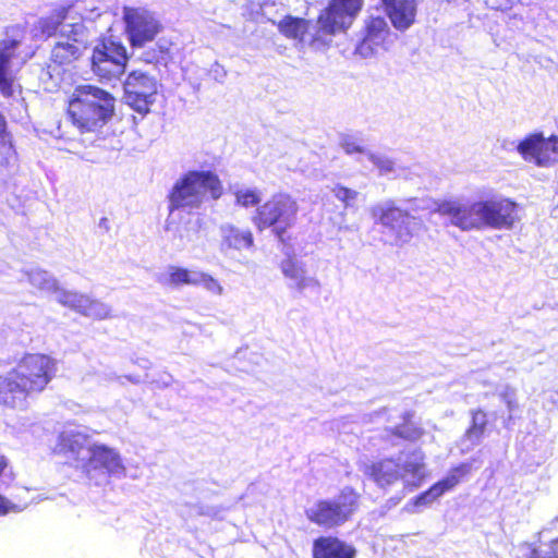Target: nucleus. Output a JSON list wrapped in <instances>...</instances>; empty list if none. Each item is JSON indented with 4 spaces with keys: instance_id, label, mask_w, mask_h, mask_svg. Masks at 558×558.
Listing matches in <instances>:
<instances>
[{
    "instance_id": "7ed1b4c3",
    "label": "nucleus",
    "mask_w": 558,
    "mask_h": 558,
    "mask_svg": "<svg viewBox=\"0 0 558 558\" xmlns=\"http://www.w3.org/2000/svg\"><path fill=\"white\" fill-rule=\"evenodd\" d=\"M298 211V202L291 195L275 193L255 208L251 220L257 231L270 229L280 244L291 246L293 236L290 229L295 223Z\"/></svg>"
},
{
    "instance_id": "2eb2a0df",
    "label": "nucleus",
    "mask_w": 558,
    "mask_h": 558,
    "mask_svg": "<svg viewBox=\"0 0 558 558\" xmlns=\"http://www.w3.org/2000/svg\"><path fill=\"white\" fill-rule=\"evenodd\" d=\"M20 44L19 38H5L0 41V94L4 98H12L22 92L11 70V61L16 57L15 50Z\"/></svg>"
},
{
    "instance_id": "4c0bfd02",
    "label": "nucleus",
    "mask_w": 558,
    "mask_h": 558,
    "mask_svg": "<svg viewBox=\"0 0 558 558\" xmlns=\"http://www.w3.org/2000/svg\"><path fill=\"white\" fill-rule=\"evenodd\" d=\"M16 510L14 505H11L3 496L0 495V517Z\"/></svg>"
},
{
    "instance_id": "393cba45",
    "label": "nucleus",
    "mask_w": 558,
    "mask_h": 558,
    "mask_svg": "<svg viewBox=\"0 0 558 558\" xmlns=\"http://www.w3.org/2000/svg\"><path fill=\"white\" fill-rule=\"evenodd\" d=\"M412 418V412H404L402 414V422L388 429L389 435L410 442H415L421 439L425 432L422 427L416 425Z\"/></svg>"
},
{
    "instance_id": "6ab92c4d",
    "label": "nucleus",
    "mask_w": 558,
    "mask_h": 558,
    "mask_svg": "<svg viewBox=\"0 0 558 558\" xmlns=\"http://www.w3.org/2000/svg\"><path fill=\"white\" fill-rule=\"evenodd\" d=\"M364 474L377 486L386 488L401 478L400 463L393 458L373 461L365 466Z\"/></svg>"
},
{
    "instance_id": "79ce46f5",
    "label": "nucleus",
    "mask_w": 558,
    "mask_h": 558,
    "mask_svg": "<svg viewBox=\"0 0 558 558\" xmlns=\"http://www.w3.org/2000/svg\"><path fill=\"white\" fill-rule=\"evenodd\" d=\"M549 558H558V554H554L551 557Z\"/></svg>"
},
{
    "instance_id": "bb28decb",
    "label": "nucleus",
    "mask_w": 558,
    "mask_h": 558,
    "mask_svg": "<svg viewBox=\"0 0 558 558\" xmlns=\"http://www.w3.org/2000/svg\"><path fill=\"white\" fill-rule=\"evenodd\" d=\"M471 421L465 429V437L480 440L483 438L489 424L488 414L485 410L477 408L471 411Z\"/></svg>"
},
{
    "instance_id": "dca6fc26",
    "label": "nucleus",
    "mask_w": 558,
    "mask_h": 558,
    "mask_svg": "<svg viewBox=\"0 0 558 558\" xmlns=\"http://www.w3.org/2000/svg\"><path fill=\"white\" fill-rule=\"evenodd\" d=\"M472 471V465L469 462H462L450 469L447 476L433 484L428 489L421 493L412 499V505L415 507L426 506L445 493L454 488L463 477L468 476Z\"/></svg>"
},
{
    "instance_id": "4468645a",
    "label": "nucleus",
    "mask_w": 558,
    "mask_h": 558,
    "mask_svg": "<svg viewBox=\"0 0 558 558\" xmlns=\"http://www.w3.org/2000/svg\"><path fill=\"white\" fill-rule=\"evenodd\" d=\"M390 29L381 16L372 17L365 25L364 36L356 45L354 53L361 58H371L387 49Z\"/></svg>"
},
{
    "instance_id": "5701e85b",
    "label": "nucleus",
    "mask_w": 558,
    "mask_h": 558,
    "mask_svg": "<svg viewBox=\"0 0 558 558\" xmlns=\"http://www.w3.org/2000/svg\"><path fill=\"white\" fill-rule=\"evenodd\" d=\"M69 11V5H60L54 8L48 15L40 17L37 22L39 35L45 38L57 35L60 26L68 17Z\"/></svg>"
},
{
    "instance_id": "f03ea898",
    "label": "nucleus",
    "mask_w": 558,
    "mask_h": 558,
    "mask_svg": "<svg viewBox=\"0 0 558 558\" xmlns=\"http://www.w3.org/2000/svg\"><path fill=\"white\" fill-rule=\"evenodd\" d=\"M114 101L109 92L96 85H77L66 101V117L80 133H94L113 117Z\"/></svg>"
},
{
    "instance_id": "f3484780",
    "label": "nucleus",
    "mask_w": 558,
    "mask_h": 558,
    "mask_svg": "<svg viewBox=\"0 0 558 558\" xmlns=\"http://www.w3.org/2000/svg\"><path fill=\"white\" fill-rule=\"evenodd\" d=\"M356 549L353 545L337 536L325 535L313 541L312 558H355Z\"/></svg>"
},
{
    "instance_id": "1a4fd4ad",
    "label": "nucleus",
    "mask_w": 558,
    "mask_h": 558,
    "mask_svg": "<svg viewBox=\"0 0 558 558\" xmlns=\"http://www.w3.org/2000/svg\"><path fill=\"white\" fill-rule=\"evenodd\" d=\"M123 87L125 104L140 114H147L158 94L157 81L147 73L135 70L128 74Z\"/></svg>"
},
{
    "instance_id": "a878e982",
    "label": "nucleus",
    "mask_w": 558,
    "mask_h": 558,
    "mask_svg": "<svg viewBox=\"0 0 558 558\" xmlns=\"http://www.w3.org/2000/svg\"><path fill=\"white\" fill-rule=\"evenodd\" d=\"M278 29L287 38L303 40L308 31V22L302 17L287 15L278 23Z\"/></svg>"
},
{
    "instance_id": "58836bf2",
    "label": "nucleus",
    "mask_w": 558,
    "mask_h": 558,
    "mask_svg": "<svg viewBox=\"0 0 558 558\" xmlns=\"http://www.w3.org/2000/svg\"><path fill=\"white\" fill-rule=\"evenodd\" d=\"M9 138H11V135L8 132L7 121L4 116L0 112V141Z\"/></svg>"
},
{
    "instance_id": "412c9836",
    "label": "nucleus",
    "mask_w": 558,
    "mask_h": 558,
    "mask_svg": "<svg viewBox=\"0 0 558 558\" xmlns=\"http://www.w3.org/2000/svg\"><path fill=\"white\" fill-rule=\"evenodd\" d=\"M280 269L283 276L292 281L291 288L300 294L319 288L318 280L307 276L305 267L293 258L282 260Z\"/></svg>"
},
{
    "instance_id": "ea45409f",
    "label": "nucleus",
    "mask_w": 558,
    "mask_h": 558,
    "mask_svg": "<svg viewBox=\"0 0 558 558\" xmlns=\"http://www.w3.org/2000/svg\"><path fill=\"white\" fill-rule=\"evenodd\" d=\"M9 468H10V460H9V458L5 454L0 452V480L7 473Z\"/></svg>"
},
{
    "instance_id": "c9c22d12",
    "label": "nucleus",
    "mask_w": 558,
    "mask_h": 558,
    "mask_svg": "<svg viewBox=\"0 0 558 558\" xmlns=\"http://www.w3.org/2000/svg\"><path fill=\"white\" fill-rule=\"evenodd\" d=\"M341 147L344 150V153L348 155L361 154L364 151L363 147L360 146L354 140H351V138H345L341 143Z\"/></svg>"
},
{
    "instance_id": "a211bd4d",
    "label": "nucleus",
    "mask_w": 558,
    "mask_h": 558,
    "mask_svg": "<svg viewBox=\"0 0 558 558\" xmlns=\"http://www.w3.org/2000/svg\"><path fill=\"white\" fill-rule=\"evenodd\" d=\"M412 217L407 210L398 207H387L380 211L379 222L395 231L396 238L400 241H408L413 235Z\"/></svg>"
},
{
    "instance_id": "423d86ee",
    "label": "nucleus",
    "mask_w": 558,
    "mask_h": 558,
    "mask_svg": "<svg viewBox=\"0 0 558 558\" xmlns=\"http://www.w3.org/2000/svg\"><path fill=\"white\" fill-rule=\"evenodd\" d=\"M128 61V51L122 43L102 37L93 49L90 66L100 81H112L124 74Z\"/></svg>"
},
{
    "instance_id": "9b49d317",
    "label": "nucleus",
    "mask_w": 558,
    "mask_h": 558,
    "mask_svg": "<svg viewBox=\"0 0 558 558\" xmlns=\"http://www.w3.org/2000/svg\"><path fill=\"white\" fill-rule=\"evenodd\" d=\"M436 213L450 218V222L463 231L484 228L482 199L471 204L444 201L436 207Z\"/></svg>"
},
{
    "instance_id": "f704fd0d",
    "label": "nucleus",
    "mask_w": 558,
    "mask_h": 558,
    "mask_svg": "<svg viewBox=\"0 0 558 558\" xmlns=\"http://www.w3.org/2000/svg\"><path fill=\"white\" fill-rule=\"evenodd\" d=\"M369 159L380 171L389 172L393 170V161L390 159L377 155H371Z\"/></svg>"
},
{
    "instance_id": "a19ab883",
    "label": "nucleus",
    "mask_w": 558,
    "mask_h": 558,
    "mask_svg": "<svg viewBox=\"0 0 558 558\" xmlns=\"http://www.w3.org/2000/svg\"><path fill=\"white\" fill-rule=\"evenodd\" d=\"M507 397H508V392H505L502 395V398L506 400L508 408L513 409L517 404L513 402V400L508 399Z\"/></svg>"
},
{
    "instance_id": "cd10ccee",
    "label": "nucleus",
    "mask_w": 558,
    "mask_h": 558,
    "mask_svg": "<svg viewBox=\"0 0 558 558\" xmlns=\"http://www.w3.org/2000/svg\"><path fill=\"white\" fill-rule=\"evenodd\" d=\"M76 310L93 319L101 320L110 317V310L102 303L86 296L77 299Z\"/></svg>"
},
{
    "instance_id": "ddd939ff",
    "label": "nucleus",
    "mask_w": 558,
    "mask_h": 558,
    "mask_svg": "<svg viewBox=\"0 0 558 558\" xmlns=\"http://www.w3.org/2000/svg\"><path fill=\"white\" fill-rule=\"evenodd\" d=\"M484 228L511 229L518 220V204L508 197L482 199Z\"/></svg>"
},
{
    "instance_id": "0eeeda50",
    "label": "nucleus",
    "mask_w": 558,
    "mask_h": 558,
    "mask_svg": "<svg viewBox=\"0 0 558 558\" xmlns=\"http://www.w3.org/2000/svg\"><path fill=\"white\" fill-rule=\"evenodd\" d=\"M125 34L132 48H142L162 31V24L145 8H123Z\"/></svg>"
},
{
    "instance_id": "7c9ffc66",
    "label": "nucleus",
    "mask_w": 558,
    "mask_h": 558,
    "mask_svg": "<svg viewBox=\"0 0 558 558\" xmlns=\"http://www.w3.org/2000/svg\"><path fill=\"white\" fill-rule=\"evenodd\" d=\"M262 194L256 189H239L234 192L235 205L242 208L257 207L260 205Z\"/></svg>"
},
{
    "instance_id": "f257e3e1",
    "label": "nucleus",
    "mask_w": 558,
    "mask_h": 558,
    "mask_svg": "<svg viewBox=\"0 0 558 558\" xmlns=\"http://www.w3.org/2000/svg\"><path fill=\"white\" fill-rule=\"evenodd\" d=\"M58 371L57 361L45 353H24L5 374H0V407L25 409L27 399L44 392Z\"/></svg>"
},
{
    "instance_id": "2f4dec72",
    "label": "nucleus",
    "mask_w": 558,
    "mask_h": 558,
    "mask_svg": "<svg viewBox=\"0 0 558 558\" xmlns=\"http://www.w3.org/2000/svg\"><path fill=\"white\" fill-rule=\"evenodd\" d=\"M16 159V153L11 138L0 141V168H9Z\"/></svg>"
},
{
    "instance_id": "20e7f679",
    "label": "nucleus",
    "mask_w": 558,
    "mask_h": 558,
    "mask_svg": "<svg viewBox=\"0 0 558 558\" xmlns=\"http://www.w3.org/2000/svg\"><path fill=\"white\" fill-rule=\"evenodd\" d=\"M206 194L218 199L223 194L222 182L213 171L192 170L183 174L168 195L170 213L181 208H199Z\"/></svg>"
},
{
    "instance_id": "c85d7f7f",
    "label": "nucleus",
    "mask_w": 558,
    "mask_h": 558,
    "mask_svg": "<svg viewBox=\"0 0 558 558\" xmlns=\"http://www.w3.org/2000/svg\"><path fill=\"white\" fill-rule=\"evenodd\" d=\"M143 60L146 63L167 65L172 60L171 43L158 41L154 47L144 51Z\"/></svg>"
},
{
    "instance_id": "e433bc0d",
    "label": "nucleus",
    "mask_w": 558,
    "mask_h": 558,
    "mask_svg": "<svg viewBox=\"0 0 558 558\" xmlns=\"http://www.w3.org/2000/svg\"><path fill=\"white\" fill-rule=\"evenodd\" d=\"M424 456L422 452H420V461H416V462H410V463H407L404 465V470L407 472H410L412 474H417L418 472L422 471V469L424 468Z\"/></svg>"
},
{
    "instance_id": "f8f14e48",
    "label": "nucleus",
    "mask_w": 558,
    "mask_h": 558,
    "mask_svg": "<svg viewBox=\"0 0 558 558\" xmlns=\"http://www.w3.org/2000/svg\"><path fill=\"white\" fill-rule=\"evenodd\" d=\"M84 33L82 23L70 24L69 29L61 33L62 40L51 50V62L58 66H68L78 60L86 48Z\"/></svg>"
},
{
    "instance_id": "39448f33",
    "label": "nucleus",
    "mask_w": 558,
    "mask_h": 558,
    "mask_svg": "<svg viewBox=\"0 0 558 558\" xmlns=\"http://www.w3.org/2000/svg\"><path fill=\"white\" fill-rule=\"evenodd\" d=\"M361 495L350 486L335 499H319L305 511L306 519L324 530H335L351 520L360 508Z\"/></svg>"
},
{
    "instance_id": "72a5a7b5",
    "label": "nucleus",
    "mask_w": 558,
    "mask_h": 558,
    "mask_svg": "<svg viewBox=\"0 0 558 558\" xmlns=\"http://www.w3.org/2000/svg\"><path fill=\"white\" fill-rule=\"evenodd\" d=\"M332 191L335 196L344 204H348L357 196L355 191L343 185H336Z\"/></svg>"
},
{
    "instance_id": "4be33fe9",
    "label": "nucleus",
    "mask_w": 558,
    "mask_h": 558,
    "mask_svg": "<svg viewBox=\"0 0 558 558\" xmlns=\"http://www.w3.org/2000/svg\"><path fill=\"white\" fill-rule=\"evenodd\" d=\"M88 464L93 469H102L109 474L123 470L119 454L105 445H93L89 448Z\"/></svg>"
},
{
    "instance_id": "c756f323",
    "label": "nucleus",
    "mask_w": 558,
    "mask_h": 558,
    "mask_svg": "<svg viewBox=\"0 0 558 558\" xmlns=\"http://www.w3.org/2000/svg\"><path fill=\"white\" fill-rule=\"evenodd\" d=\"M195 274L187 268L170 266L165 281L170 287H180L184 284L196 286Z\"/></svg>"
},
{
    "instance_id": "473e14b6",
    "label": "nucleus",
    "mask_w": 558,
    "mask_h": 558,
    "mask_svg": "<svg viewBox=\"0 0 558 558\" xmlns=\"http://www.w3.org/2000/svg\"><path fill=\"white\" fill-rule=\"evenodd\" d=\"M196 286H204L209 292L220 295L223 292L222 286L219 283L217 279L206 272H196L195 274Z\"/></svg>"
},
{
    "instance_id": "6e6552de",
    "label": "nucleus",
    "mask_w": 558,
    "mask_h": 558,
    "mask_svg": "<svg viewBox=\"0 0 558 558\" xmlns=\"http://www.w3.org/2000/svg\"><path fill=\"white\" fill-rule=\"evenodd\" d=\"M363 8V0H329L317 16L318 31L336 35L351 27Z\"/></svg>"
},
{
    "instance_id": "b1692460",
    "label": "nucleus",
    "mask_w": 558,
    "mask_h": 558,
    "mask_svg": "<svg viewBox=\"0 0 558 558\" xmlns=\"http://www.w3.org/2000/svg\"><path fill=\"white\" fill-rule=\"evenodd\" d=\"M222 244L228 248L243 250L254 245V236L251 230H242L233 225L222 228Z\"/></svg>"
},
{
    "instance_id": "aec40b11",
    "label": "nucleus",
    "mask_w": 558,
    "mask_h": 558,
    "mask_svg": "<svg viewBox=\"0 0 558 558\" xmlns=\"http://www.w3.org/2000/svg\"><path fill=\"white\" fill-rule=\"evenodd\" d=\"M392 25L400 31L409 28L417 13V0H381Z\"/></svg>"
},
{
    "instance_id": "9d476101",
    "label": "nucleus",
    "mask_w": 558,
    "mask_h": 558,
    "mask_svg": "<svg viewBox=\"0 0 558 558\" xmlns=\"http://www.w3.org/2000/svg\"><path fill=\"white\" fill-rule=\"evenodd\" d=\"M517 150L526 162L537 167H550L558 162V136L544 137L543 133L527 134L519 142Z\"/></svg>"
}]
</instances>
